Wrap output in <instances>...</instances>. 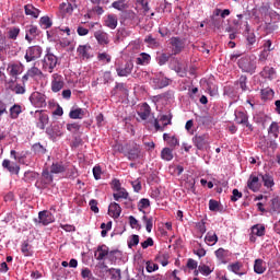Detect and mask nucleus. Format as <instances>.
Here are the masks:
<instances>
[{
	"label": "nucleus",
	"mask_w": 280,
	"mask_h": 280,
	"mask_svg": "<svg viewBox=\"0 0 280 280\" xmlns=\"http://www.w3.org/2000/svg\"><path fill=\"white\" fill-rule=\"evenodd\" d=\"M231 62H237L238 69L243 73H249L253 75L257 71V57L255 55L243 56L241 54H234L230 56Z\"/></svg>",
	"instance_id": "obj_1"
},
{
	"label": "nucleus",
	"mask_w": 280,
	"mask_h": 280,
	"mask_svg": "<svg viewBox=\"0 0 280 280\" xmlns=\"http://www.w3.org/2000/svg\"><path fill=\"white\" fill-rule=\"evenodd\" d=\"M57 65H58V57H56V55L51 52V48H47L46 55L43 59V69H45V71H47L48 73H52Z\"/></svg>",
	"instance_id": "obj_2"
},
{
	"label": "nucleus",
	"mask_w": 280,
	"mask_h": 280,
	"mask_svg": "<svg viewBox=\"0 0 280 280\" xmlns=\"http://www.w3.org/2000/svg\"><path fill=\"white\" fill-rule=\"evenodd\" d=\"M192 143L197 150H207L209 148V133H196L192 138Z\"/></svg>",
	"instance_id": "obj_3"
},
{
	"label": "nucleus",
	"mask_w": 280,
	"mask_h": 280,
	"mask_svg": "<svg viewBox=\"0 0 280 280\" xmlns=\"http://www.w3.org/2000/svg\"><path fill=\"white\" fill-rule=\"evenodd\" d=\"M258 148H260L262 152H268V150L275 152L278 148V144L277 141L267 139L266 136H260L258 141Z\"/></svg>",
	"instance_id": "obj_4"
},
{
	"label": "nucleus",
	"mask_w": 280,
	"mask_h": 280,
	"mask_svg": "<svg viewBox=\"0 0 280 280\" xmlns=\"http://www.w3.org/2000/svg\"><path fill=\"white\" fill-rule=\"evenodd\" d=\"M43 56V48L40 46H31L26 49L25 60L26 62H33V60H38Z\"/></svg>",
	"instance_id": "obj_5"
},
{
	"label": "nucleus",
	"mask_w": 280,
	"mask_h": 280,
	"mask_svg": "<svg viewBox=\"0 0 280 280\" xmlns=\"http://www.w3.org/2000/svg\"><path fill=\"white\" fill-rule=\"evenodd\" d=\"M167 126H172V114L162 115L159 119L154 120V128L160 132H163Z\"/></svg>",
	"instance_id": "obj_6"
},
{
	"label": "nucleus",
	"mask_w": 280,
	"mask_h": 280,
	"mask_svg": "<svg viewBox=\"0 0 280 280\" xmlns=\"http://www.w3.org/2000/svg\"><path fill=\"white\" fill-rule=\"evenodd\" d=\"M30 100H31V104H33L35 108H45V106H47L46 96L40 92H34L31 95Z\"/></svg>",
	"instance_id": "obj_7"
},
{
	"label": "nucleus",
	"mask_w": 280,
	"mask_h": 280,
	"mask_svg": "<svg viewBox=\"0 0 280 280\" xmlns=\"http://www.w3.org/2000/svg\"><path fill=\"white\" fill-rule=\"evenodd\" d=\"M65 89V79L62 75L55 73L52 74V81H51V91L52 93H59V91H62Z\"/></svg>",
	"instance_id": "obj_8"
},
{
	"label": "nucleus",
	"mask_w": 280,
	"mask_h": 280,
	"mask_svg": "<svg viewBox=\"0 0 280 280\" xmlns=\"http://www.w3.org/2000/svg\"><path fill=\"white\" fill-rule=\"evenodd\" d=\"M35 117L37 118V128L45 130V127L49 124V115L45 110H36Z\"/></svg>",
	"instance_id": "obj_9"
},
{
	"label": "nucleus",
	"mask_w": 280,
	"mask_h": 280,
	"mask_svg": "<svg viewBox=\"0 0 280 280\" xmlns=\"http://www.w3.org/2000/svg\"><path fill=\"white\" fill-rule=\"evenodd\" d=\"M46 135H48V137L52 141H56V139H58V137H62V127H60V125H58V124L51 125L50 127H48L46 129Z\"/></svg>",
	"instance_id": "obj_10"
},
{
	"label": "nucleus",
	"mask_w": 280,
	"mask_h": 280,
	"mask_svg": "<svg viewBox=\"0 0 280 280\" xmlns=\"http://www.w3.org/2000/svg\"><path fill=\"white\" fill-rule=\"evenodd\" d=\"M36 36H40V30H38V26L36 25H28L26 26V35H25V40L28 43H32Z\"/></svg>",
	"instance_id": "obj_11"
},
{
	"label": "nucleus",
	"mask_w": 280,
	"mask_h": 280,
	"mask_svg": "<svg viewBox=\"0 0 280 280\" xmlns=\"http://www.w3.org/2000/svg\"><path fill=\"white\" fill-rule=\"evenodd\" d=\"M247 187L254 192L259 191V189H261V183H259V177L252 174L247 180Z\"/></svg>",
	"instance_id": "obj_12"
},
{
	"label": "nucleus",
	"mask_w": 280,
	"mask_h": 280,
	"mask_svg": "<svg viewBox=\"0 0 280 280\" xmlns=\"http://www.w3.org/2000/svg\"><path fill=\"white\" fill-rule=\"evenodd\" d=\"M39 224L47 226V224H51L54 222V214L51 212L44 210L38 213Z\"/></svg>",
	"instance_id": "obj_13"
},
{
	"label": "nucleus",
	"mask_w": 280,
	"mask_h": 280,
	"mask_svg": "<svg viewBox=\"0 0 280 280\" xmlns=\"http://www.w3.org/2000/svg\"><path fill=\"white\" fill-rule=\"evenodd\" d=\"M94 38H96L98 45L106 47L110 43V38L108 37V33L104 31H96L94 33Z\"/></svg>",
	"instance_id": "obj_14"
},
{
	"label": "nucleus",
	"mask_w": 280,
	"mask_h": 280,
	"mask_svg": "<svg viewBox=\"0 0 280 280\" xmlns=\"http://www.w3.org/2000/svg\"><path fill=\"white\" fill-rule=\"evenodd\" d=\"M135 68V65L131 61L126 62L124 68H117V74L119 78H126L127 75H130L132 73V69Z\"/></svg>",
	"instance_id": "obj_15"
},
{
	"label": "nucleus",
	"mask_w": 280,
	"mask_h": 280,
	"mask_svg": "<svg viewBox=\"0 0 280 280\" xmlns=\"http://www.w3.org/2000/svg\"><path fill=\"white\" fill-rule=\"evenodd\" d=\"M2 167L4 170H8V172H10V174L19 175V172H21V166H19L16 163L10 162V160H3Z\"/></svg>",
	"instance_id": "obj_16"
},
{
	"label": "nucleus",
	"mask_w": 280,
	"mask_h": 280,
	"mask_svg": "<svg viewBox=\"0 0 280 280\" xmlns=\"http://www.w3.org/2000/svg\"><path fill=\"white\" fill-rule=\"evenodd\" d=\"M108 215L114 218V220H117V218L121 215V206H119L117 202H112L108 207Z\"/></svg>",
	"instance_id": "obj_17"
},
{
	"label": "nucleus",
	"mask_w": 280,
	"mask_h": 280,
	"mask_svg": "<svg viewBox=\"0 0 280 280\" xmlns=\"http://www.w3.org/2000/svg\"><path fill=\"white\" fill-rule=\"evenodd\" d=\"M39 183L42 187H47V185H51L54 183V175L49 173V170L46 168L43 171Z\"/></svg>",
	"instance_id": "obj_18"
},
{
	"label": "nucleus",
	"mask_w": 280,
	"mask_h": 280,
	"mask_svg": "<svg viewBox=\"0 0 280 280\" xmlns=\"http://www.w3.org/2000/svg\"><path fill=\"white\" fill-rule=\"evenodd\" d=\"M174 54H180L183 51V39L180 37H172L170 39Z\"/></svg>",
	"instance_id": "obj_19"
},
{
	"label": "nucleus",
	"mask_w": 280,
	"mask_h": 280,
	"mask_svg": "<svg viewBox=\"0 0 280 280\" xmlns=\"http://www.w3.org/2000/svg\"><path fill=\"white\" fill-rule=\"evenodd\" d=\"M128 159L129 161H137V159H141V147H139V144H135L128 151Z\"/></svg>",
	"instance_id": "obj_20"
},
{
	"label": "nucleus",
	"mask_w": 280,
	"mask_h": 280,
	"mask_svg": "<svg viewBox=\"0 0 280 280\" xmlns=\"http://www.w3.org/2000/svg\"><path fill=\"white\" fill-rule=\"evenodd\" d=\"M118 25V19L116 14H108L105 20V27L109 30H115Z\"/></svg>",
	"instance_id": "obj_21"
},
{
	"label": "nucleus",
	"mask_w": 280,
	"mask_h": 280,
	"mask_svg": "<svg viewBox=\"0 0 280 280\" xmlns=\"http://www.w3.org/2000/svg\"><path fill=\"white\" fill-rule=\"evenodd\" d=\"M22 67L19 63H10L7 68V71H9V74L12 75V78H16V75H20L22 73Z\"/></svg>",
	"instance_id": "obj_22"
},
{
	"label": "nucleus",
	"mask_w": 280,
	"mask_h": 280,
	"mask_svg": "<svg viewBox=\"0 0 280 280\" xmlns=\"http://www.w3.org/2000/svg\"><path fill=\"white\" fill-rule=\"evenodd\" d=\"M150 113H151L150 105H148V103H143L140 110L138 112V115L140 119H142V121H145V119L150 117Z\"/></svg>",
	"instance_id": "obj_23"
},
{
	"label": "nucleus",
	"mask_w": 280,
	"mask_h": 280,
	"mask_svg": "<svg viewBox=\"0 0 280 280\" xmlns=\"http://www.w3.org/2000/svg\"><path fill=\"white\" fill-rule=\"evenodd\" d=\"M106 256H108V247H106V245L98 246L94 254L97 261H102V259H104Z\"/></svg>",
	"instance_id": "obj_24"
},
{
	"label": "nucleus",
	"mask_w": 280,
	"mask_h": 280,
	"mask_svg": "<svg viewBox=\"0 0 280 280\" xmlns=\"http://www.w3.org/2000/svg\"><path fill=\"white\" fill-rule=\"evenodd\" d=\"M260 178L264 183V186L270 189V187H275V177L272 175L266 173V174H260Z\"/></svg>",
	"instance_id": "obj_25"
},
{
	"label": "nucleus",
	"mask_w": 280,
	"mask_h": 280,
	"mask_svg": "<svg viewBox=\"0 0 280 280\" xmlns=\"http://www.w3.org/2000/svg\"><path fill=\"white\" fill-rule=\"evenodd\" d=\"M25 10V14L27 16H33V19H38L39 14H40V10L36 9L34 5L32 4H26L24 7Z\"/></svg>",
	"instance_id": "obj_26"
},
{
	"label": "nucleus",
	"mask_w": 280,
	"mask_h": 280,
	"mask_svg": "<svg viewBox=\"0 0 280 280\" xmlns=\"http://www.w3.org/2000/svg\"><path fill=\"white\" fill-rule=\"evenodd\" d=\"M67 172V167L61 162L52 163L50 166V174H62Z\"/></svg>",
	"instance_id": "obj_27"
},
{
	"label": "nucleus",
	"mask_w": 280,
	"mask_h": 280,
	"mask_svg": "<svg viewBox=\"0 0 280 280\" xmlns=\"http://www.w3.org/2000/svg\"><path fill=\"white\" fill-rule=\"evenodd\" d=\"M254 271L256 275H264L266 272V265L264 259H256L254 264Z\"/></svg>",
	"instance_id": "obj_28"
},
{
	"label": "nucleus",
	"mask_w": 280,
	"mask_h": 280,
	"mask_svg": "<svg viewBox=\"0 0 280 280\" xmlns=\"http://www.w3.org/2000/svg\"><path fill=\"white\" fill-rule=\"evenodd\" d=\"M161 159L163 161H172L174 159V149L164 148L161 151Z\"/></svg>",
	"instance_id": "obj_29"
},
{
	"label": "nucleus",
	"mask_w": 280,
	"mask_h": 280,
	"mask_svg": "<svg viewBox=\"0 0 280 280\" xmlns=\"http://www.w3.org/2000/svg\"><path fill=\"white\" fill-rule=\"evenodd\" d=\"M214 254L221 264H226V257H229V250L224 248H219L214 252Z\"/></svg>",
	"instance_id": "obj_30"
},
{
	"label": "nucleus",
	"mask_w": 280,
	"mask_h": 280,
	"mask_svg": "<svg viewBox=\"0 0 280 280\" xmlns=\"http://www.w3.org/2000/svg\"><path fill=\"white\" fill-rule=\"evenodd\" d=\"M86 115V112L82 108L71 109L69 113L70 119H82Z\"/></svg>",
	"instance_id": "obj_31"
},
{
	"label": "nucleus",
	"mask_w": 280,
	"mask_h": 280,
	"mask_svg": "<svg viewBox=\"0 0 280 280\" xmlns=\"http://www.w3.org/2000/svg\"><path fill=\"white\" fill-rule=\"evenodd\" d=\"M252 233L253 235H257V237H264V235H266V226L256 224L252 226Z\"/></svg>",
	"instance_id": "obj_32"
},
{
	"label": "nucleus",
	"mask_w": 280,
	"mask_h": 280,
	"mask_svg": "<svg viewBox=\"0 0 280 280\" xmlns=\"http://www.w3.org/2000/svg\"><path fill=\"white\" fill-rule=\"evenodd\" d=\"M152 57L148 52H141L136 59L137 65H150Z\"/></svg>",
	"instance_id": "obj_33"
},
{
	"label": "nucleus",
	"mask_w": 280,
	"mask_h": 280,
	"mask_svg": "<svg viewBox=\"0 0 280 280\" xmlns=\"http://www.w3.org/2000/svg\"><path fill=\"white\" fill-rule=\"evenodd\" d=\"M235 122L241 125L248 124V115H246L244 112H236Z\"/></svg>",
	"instance_id": "obj_34"
},
{
	"label": "nucleus",
	"mask_w": 280,
	"mask_h": 280,
	"mask_svg": "<svg viewBox=\"0 0 280 280\" xmlns=\"http://www.w3.org/2000/svg\"><path fill=\"white\" fill-rule=\"evenodd\" d=\"M260 75L261 78H268L269 80H272V78L275 77V68L266 66L260 72Z\"/></svg>",
	"instance_id": "obj_35"
},
{
	"label": "nucleus",
	"mask_w": 280,
	"mask_h": 280,
	"mask_svg": "<svg viewBox=\"0 0 280 280\" xmlns=\"http://www.w3.org/2000/svg\"><path fill=\"white\" fill-rule=\"evenodd\" d=\"M170 58H172V54L162 52L156 57L158 65L163 67V65H166L170 62Z\"/></svg>",
	"instance_id": "obj_36"
},
{
	"label": "nucleus",
	"mask_w": 280,
	"mask_h": 280,
	"mask_svg": "<svg viewBox=\"0 0 280 280\" xmlns=\"http://www.w3.org/2000/svg\"><path fill=\"white\" fill-rule=\"evenodd\" d=\"M112 280H121V269L109 268L106 270Z\"/></svg>",
	"instance_id": "obj_37"
},
{
	"label": "nucleus",
	"mask_w": 280,
	"mask_h": 280,
	"mask_svg": "<svg viewBox=\"0 0 280 280\" xmlns=\"http://www.w3.org/2000/svg\"><path fill=\"white\" fill-rule=\"evenodd\" d=\"M142 220L145 224L147 232L152 233V226H154V219L152 217L143 215Z\"/></svg>",
	"instance_id": "obj_38"
},
{
	"label": "nucleus",
	"mask_w": 280,
	"mask_h": 280,
	"mask_svg": "<svg viewBox=\"0 0 280 280\" xmlns=\"http://www.w3.org/2000/svg\"><path fill=\"white\" fill-rule=\"evenodd\" d=\"M268 135H272L275 139L279 137V124L276 121H272L269 129H268Z\"/></svg>",
	"instance_id": "obj_39"
},
{
	"label": "nucleus",
	"mask_w": 280,
	"mask_h": 280,
	"mask_svg": "<svg viewBox=\"0 0 280 280\" xmlns=\"http://www.w3.org/2000/svg\"><path fill=\"white\" fill-rule=\"evenodd\" d=\"M39 25L44 27V30H49V27L54 25V22H51V19H49V16L46 15L39 19Z\"/></svg>",
	"instance_id": "obj_40"
},
{
	"label": "nucleus",
	"mask_w": 280,
	"mask_h": 280,
	"mask_svg": "<svg viewBox=\"0 0 280 280\" xmlns=\"http://www.w3.org/2000/svg\"><path fill=\"white\" fill-rule=\"evenodd\" d=\"M113 196H114V200L119 202V200H121V198L124 200L128 199V191H126V189H119V190H117V192H114Z\"/></svg>",
	"instance_id": "obj_41"
},
{
	"label": "nucleus",
	"mask_w": 280,
	"mask_h": 280,
	"mask_svg": "<svg viewBox=\"0 0 280 280\" xmlns=\"http://www.w3.org/2000/svg\"><path fill=\"white\" fill-rule=\"evenodd\" d=\"M112 8L118 10L119 12H124L128 5L126 4V0H118L112 3Z\"/></svg>",
	"instance_id": "obj_42"
},
{
	"label": "nucleus",
	"mask_w": 280,
	"mask_h": 280,
	"mask_svg": "<svg viewBox=\"0 0 280 280\" xmlns=\"http://www.w3.org/2000/svg\"><path fill=\"white\" fill-rule=\"evenodd\" d=\"M80 128H82V125L78 122L67 124V130L72 135H78V132H80Z\"/></svg>",
	"instance_id": "obj_43"
},
{
	"label": "nucleus",
	"mask_w": 280,
	"mask_h": 280,
	"mask_svg": "<svg viewBox=\"0 0 280 280\" xmlns=\"http://www.w3.org/2000/svg\"><path fill=\"white\" fill-rule=\"evenodd\" d=\"M32 150L35 152V154H38V156H43V154L47 152V149L40 143L33 144Z\"/></svg>",
	"instance_id": "obj_44"
},
{
	"label": "nucleus",
	"mask_w": 280,
	"mask_h": 280,
	"mask_svg": "<svg viewBox=\"0 0 280 280\" xmlns=\"http://www.w3.org/2000/svg\"><path fill=\"white\" fill-rule=\"evenodd\" d=\"M22 113V109H21V105H13L11 108H10V115H11V119H18L19 118V115H21Z\"/></svg>",
	"instance_id": "obj_45"
},
{
	"label": "nucleus",
	"mask_w": 280,
	"mask_h": 280,
	"mask_svg": "<svg viewBox=\"0 0 280 280\" xmlns=\"http://www.w3.org/2000/svg\"><path fill=\"white\" fill-rule=\"evenodd\" d=\"M24 257H32V247L30 246V243L24 242L22 244V248H21Z\"/></svg>",
	"instance_id": "obj_46"
},
{
	"label": "nucleus",
	"mask_w": 280,
	"mask_h": 280,
	"mask_svg": "<svg viewBox=\"0 0 280 280\" xmlns=\"http://www.w3.org/2000/svg\"><path fill=\"white\" fill-rule=\"evenodd\" d=\"M175 71L176 73H178L180 78H185V75H187V68H185L183 63L178 62L177 66L175 67Z\"/></svg>",
	"instance_id": "obj_47"
},
{
	"label": "nucleus",
	"mask_w": 280,
	"mask_h": 280,
	"mask_svg": "<svg viewBox=\"0 0 280 280\" xmlns=\"http://www.w3.org/2000/svg\"><path fill=\"white\" fill-rule=\"evenodd\" d=\"M261 100H270L272 95H275V91L272 89H264L260 91Z\"/></svg>",
	"instance_id": "obj_48"
},
{
	"label": "nucleus",
	"mask_w": 280,
	"mask_h": 280,
	"mask_svg": "<svg viewBox=\"0 0 280 280\" xmlns=\"http://www.w3.org/2000/svg\"><path fill=\"white\" fill-rule=\"evenodd\" d=\"M248 78L246 75H241L237 84L240 85V89H242V91H248V86L246 85Z\"/></svg>",
	"instance_id": "obj_49"
},
{
	"label": "nucleus",
	"mask_w": 280,
	"mask_h": 280,
	"mask_svg": "<svg viewBox=\"0 0 280 280\" xmlns=\"http://www.w3.org/2000/svg\"><path fill=\"white\" fill-rule=\"evenodd\" d=\"M199 272H201V275H203L205 277H209V275H211V272H213V270H211V268L207 265H200L198 267Z\"/></svg>",
	"instance_id": "obj_50"
},
{
	"label": "nucleus",
	"mask_w": 280,
	"mask_h": 280,
	"mask_svg": "<svg viewBox=\"0 0 280 280\" xmlns=\"http://www.w3.org/2000/svg\"><path fill=\"white\" fill-rule=\"evenodd\" d=\"M25 183H32V180H36V173L28 171L24 173Z\"/></svg>",
	"instance_id": "obj_51"
},
{
	"label": "nucleus",
	"mask_w": 280,
	"mask_h": 280,
	"mask_svg": "<svg viewBox=\"0 0 280 280\" xmlns=\"http://www.w3.org/2000/svg\"><path fill=\"white\" fill-rule=\"evenodd\" d=\"M19 34H21V30L19 27H13L9 31V38H11V40H16Z\"/></svg>",
	"instance_id": "obj_52"
},
{
	"label": "nucleus",
	"mask_w": 280,
	"mask_h": 280,
	"mask_svg": "<svg viewBox=\"0 0 280 280\" xmlns=\"http://www.w3.org/2000/svg\"><path fill=\"white\" fill-rule=\"evenodd\" d=\"M97 60H100V62H110L112 58L110 55H108L107 52H100L97 55Z\"/></svg>",
	"instance_id": "obj_53"
},
{
	"label": "nucleus",
	"mask_w": 280,
	"mask_h": 280,
	"mask_svg": "<svg viewBox=\"0 0 280 280\" xmlns=\"http://www.w3.org/2000/svg\"><path fill=\"white\" fill-rule=\"evenodd\" d=\"M206 242H207V244H212V246H213V244H217V242H218V235L215 233H213V234L208 233L206 235Z\"/></svg>",
	"instance_id": "obj_54"
},
{
	"label": "nucleus",
	"mask_w": 280,
	"mask_h": 280,
	"mask_svg": "<svg viewBox=\"0 0 280 280\" xmlns=\"http://www.w3.org/2000/svg\"><path fill=\"white\" fill-rule=\"evenodd\" d=\"M77 51L83 58H89V47L88 46H79Z\"/></svg>",
	"instance_id": "obj_55"
},
{
	"label": "nucleus",
	"mask_w": 280,
	"mask_h": 280,
	"mask_svg": "<svg viewBox=\"0 0 280 280\" xmlns=\"http://www.w3.org/2000/svg\"><path fill=\"white\" fill-rule=\"evenodd\" d=\"M148 207H150V199L143 198L139 201V205H138L139 211H143V209H148Z\"/></svg>",
	"instance_id": "obj_56"
},
{
	"label": "nucleus",
	"mask_w": 280,
	"mask_h": 280,
	"mask_svg": "<svg viewBox=\"0 0 280 280\" xmlns=\"http://www.w3.org/2000/svg\"><path fill=\"white\" fill-rule=\"evenodd\" d=\"M271 209H272V211H278V213L280 212V199H279V197H276L271 200Z\"/></svg>",
	"instance_id": "obj_57"
},
{
	"label": "nucleus",
	"mask_w": 280,
	"mask_h": 280,
	"mask_svg": "<svg viewBox=\"0 0 280 280\" xmlns=\"http://www.w3.org/2000/svg\"><path fill=\"white\" fill-rule=\"evenodd\" d=\"M138 245H139V235L137 234L131 235L130 241L128 242V246L132 248V246H138Z\"/></svg>",
	"instance_id": "obj_58"
},
{
	"label": "nucleus",
	"mask_w": 280,
	"mask_h": 280,
	"mask_svg": "<svg viewBox=\"0 0 280 280\" xmlns=\"http://www.w3.org/2000/svg\"><path fill=\"white\" fill-rule=\"evenodd\" d=\"M240 198H242V192L237 188L233 189L231 196L232 202H237Z\"/></svg>",
	"instance_id": "obj_59"
},
{
	"label": "nucleus",
	"mask_w": 280,
	"mask_h": 280,
	"mask_svg": "<svg viewBox=\"0 0 280 280\" xmlns=\"http://www.w3.org/2000/svg\"><path fill=\"white\" fill-rule=\"evenodd\" d=\"M28 75H31V78H36V75H43V71L36 67H33L28 70Z\"/></svg>",
	"instance_id": "obj_60"
},
{
	"label": "nucleus",
	"mask_w": 280,
	"mask_h": 280,
	"mask_svg": "<svg viewBox=\"0 0 280 280\" xmlns=\"http://www.w3.org/2000/svg\"><path fill=\"white\" fill-rule=\"evenodd\" d=\"M167 145H170V148H172L173 150L174 148H177V145H180V143L178 142V138H176V136H172V138L167 142Z\"/></svg>",
	"instance_id": "obj_61"
},
{
	"label": "nucleus",
	"mask_w": 280,
	"mask_h": 280,
	"mask_svg": "<svg viewBox=\"0 0 280 280\" xmlns=\"http://www.w3.org/2000/svg\"><path fill=\"white\" fill-rule=\"evenodd\" d=\"M129 224L131 229H141V225H139V221L133 215L129 217Z\"/></svg>",
	"instance_id": "obj_62"
},
{
	"label": "nucleus",
	"mask_w": 280,
	"mask_h": 280,
	"mask_svg": "<svg viewBox=\"0 0 280 280\" xmlns=\"http://www.w3.org/2000/svg\"><path fill=\"white\" fill-rule=\"evenodd\" d=\"M209 209L210 211H218L220 209V203L213 199L209 201Z\"/></svg>",
	"instance_id": "obj_63"
},
{
	"label": "nucleus",
	"mask_w": 280,
	"mask_h": 280,
	"mask_svg": "<svg viewBox=\"0 0 280 280\" xmlns=\"http://www.w3.org/2000/svg\"><path fill=\"white\" fill-rule=\"evenodd\" d=\"M156 270H159V266L156 264L151 262V261L147 262V271L154 272Z\"/></svg>",
	"instance_id": "obj_64"
}]
</instances>
